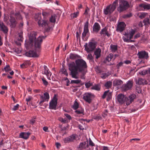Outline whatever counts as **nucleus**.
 <instances>
[{
  "label": "nucleus",
  "instance_id": "1",
  "mask_svg": "<svg viewBox=\"0 0 150 150\" xmlns=\"http://www.w3.org/2000/svg\"><path fill=\"white\" fill-rule=\"evenodd\" d=\"M69 69L70 71V75L72 78H78L77 75L78 72L87 70V66L86 62L82 59H78L75 61V63L72 62L68 65Z\"/></svg>",
  "mask_w": 150,
  "mask_h": 150
},
{
  "label": "nucleus",
  "instance_id": "2",
  "mask_svg": "<svg viewBox=\"0 0 150 150\" xmlns=\"http://www.w3.org/2000/svg\"><path fill=\"white\" fill-rule=\"evenodd\" d=\"M44 36H40L36 39L35 34H33L32 36L30 35L29 37V39L31 42H32L35 40L34 47L36 51L39 53L40 51L41 48V45L42 42V39L45 38Z\"/></svg>",
  "mask_w": 150,
  "mask_h": 150
},
{
  "label": "nucleus",
  "instance_id": "3",
  "mask_svg": "<svg viewBox=\"0 0 150 150\" xmlns=\"http://www.w3.org/2000/svg\"><path fill=\"white\" fill-rule=\"evenodd\" d=\"M118 4V0H115L112 5L107 6L106 8L104 9V13L105 15L111 13L115 9Z\"/></svg>",
  "mask_w": 150,
  "mask_h": 150
},
{
  "label": "nucleus",
  "instance_id": "4",
  "mask_svg": "<svg viewBox=\"0 0 150 150\" xmlns=\"http://www.w3.org/2000/svg\"><path fill=\"white\" fill-rule=\"evenodd\" d=\"M129 6V4L126 1L122 0L120 3L119 6L117 8L118 11L120 12L126 10Z\"/></svg>",
  "mask_w": 150,
  "mask_h": 150
},
{
  "label": "nucleus",
  "instance_id": "5",
  "mask_svg": "<svg viewBox=\"0 0 150 150\" xmlns=\"http://www.w3.org/2000/svg\"><path fill=\"white\" fill-rule=\"evenodd\" d=\"M38 24L40 27L45 28L46 31H49L51 27L49 26V23H47L45 19H39Z\"/></svg>",
  "mask_w": 150,
  "mask_h": 150
},
{
  "label": "nucleus",
  "instance_id": "6",
  "mask_svg": "<svg viewBox=\"0 0 150 150\" xmlns=\"http://www.w3.org/2000/svg\"><path fill=\"white\" fill-rule=\"evenodd\" d=\"M85 50L87 52H92L95 49L96 47V44L92 42H90L88 44L86 43L84 45Z\"/></svg>",
  "mask_w": 150,
  "mask_h": 150
},
{
  "label": "nucleus",
  "instance_id": "7",
  "mask_svg": "<svg viewBox=\"0 0 150 150\" xmlns=\"http://www.w3.org/2000/svg\"><path fill=\"white\" fill-rule=\"evenodd\" d=\"M40 96V101L39 103V105L40 106H42L43 103L45 101H48L50 98V96L49 93L46 92L44 93V96L42 95L39 94Z\"/></svg>",
  "mask_w": 150,
  "mask_h": 150
},
{
  "label": "nucleus",
  "instance_id": "8",
  "mask_svg": "<svg viewBox=\"0 0 150 150\" xmlns=\"http://www.w3.org/2000/svg\"><path fill=\"white\" fill-rule=\"evenodd\" d=\"M57 104V99L54 95L52 99L49 103V108L51 109L56 110V106Z\"/></svg>",
  "mask_w": 150,
  "mask_h": 150
},
{
  "label": "nucleus",
  "instance_id": "9",
  "mask_svg": "<svg viewBox=\"0 0 150 150\" xmlns=\"http://www.w3.org/2000/svg\"><path fill=\"white\" fill-rule=\"evenodd\" d=\"M133 85V81L129 80L127 81L126 84H124L122 87L123 91H126L130 90L132 88Z\"/></svg>",
  "mask_w": 150,
  "mask_h": 150
},
{
  "label": "nucleus",
  "instance_id": "10",
  "mask_svg": "<svg viewBox=\"0 0 150 150\" xmlns=\"http://www.w3.org/2000/svg\"><path fill=\"white\" fill-rule=\"evenodd\" d=\"M94 97V96L91 93H87L84 94L83 98L87 102L90 103L92 102V99Z\"/></svg>",
  "mask_w": 150,
  "mask_h": 150
},
{
  "label": "nucleus",
  "instance_id": "11",
  "mask_svg": "<svg viewBox=\"0 0 150 150\" xmlns=\"http://www.w3.org/2000/svg\"><path fill=\"white\" fill-rule=\"evenodd\" d=\"M137 55L139 59H147L149 58L148 53L144 50H142L139 52Z\"/></svg>",
  "mask_w": 150,
  "mask_h": 150
},
{
  "label": "nucleus",
  "instance_id": "12",
  "mask_svg": "<svg viewBox=\"0 0 150 150\" xmlns=\"http://www.w3.org/2000/svg\"><path fill=\"white\" fill-rule=\"evenodd\" d=\"M28 57H38L40 55L39 53L33 50H30L25 52L24 54Z\"/></svg>",
  "mask_w": 150,
  "mask_h": 150
},
{
  "label": "nucleus",
  "instance_id": "13",
  "mask_svg": "<svg viewBox=\"0 0 150 150\" xmlns=\"http://www.w3.org/2000/svg\"><path fill=\"white\" fill-rule=\"evenodd\" d=\"M136 97L135 94H132L129 96L128 97H126L125 101L126 102V105H129L134 101Z\"/></svg>",
  "mask_w": 150,
  "mask_h": 150
},
{
  "label": "nucleus",
  "instance_id": "14",
  "mask_svg": "<svg viewBox=\"0 0 150 150\" xmlns=\"http://www.w3.org/2000/svg\"><path fill=\"white\" fill-rule=\"evenodd\" d=\"M76 139V135L73 134L70 136L65 138L64 139V141L65 143H68L69 142H73Z\"/></svg>",
  "mask_w": 150,
  "mask_h": 150
},
{
  "label": "nucleus",
  "instance_id": "15",
  "mask_svg": "<svg viewBox=\"0 0 150 150\" xmlns=\"http://www.w3.org/2000/svg\"><path fill=\"white\" fill-rule=\"evenodd\" d=\"M88 147V141L87 139L86 142L80 143L78 147V149L80 150H82L85 149Z\"/></svg>",
  "mask_w": 150,
  "mask_h": 150
},
{
  "label": "nucleus",
  "instance_id": "16",
  "mask_svg": "<svg viewBox=\"0 0 150 150\" xmlns=\"http://www.w3.org/2000/svg\"><path fill=\"white\" fill-rule=\"evenodd\" d=\"M88 21L85 23L83 32L82 33V38H84L86 37V34L88 32Z\"/></svg>",
  "mask_w": 150,
  "mask_h": 150
},
{
  "label": "nucleus",
  "instance_id": "17",
  "mask_svg": "<svg viewBox=\"0 0 150 150\" xmlns=\"http://www.w3.org/2000/svg\"><path fill=\"white\" fill-rule=\"evenodd\" d=\"M117 101L120 104H122L125 102L126 97L122 94H120L117 96Z\"/></svg>",
  "mask_w": 150,
  "mask_h": 150
},
{
  "label": "nucleus",
  "instance_id": "18",
  "mask_svg": "<svg viewBox=\"0 0 150 150\" xmlns=\"http://www.w3.org/2000/svg\"><path fill=\"white\" fill-rule=\"evenodd\" d=\"M126 26V25L124 22H120L117 26V30L121 32L124 30Z\"/></svg>",
  "mask_w": 150,
  "mask_h": 150
},
{
  "label": "nucleus",
  "instance_id": "19",
  "mask_svg": "<svg viewBox=\"0 0 150 150\" xmlns=\"http://www.w3.org/2000/svg\"><path fill=\"white\" fill-rule=\"evenodd\" d=\"M0 29L1 31L5 34H7L8 31V29L2 22L0 21Z\"/></svg>",
  "mask_w": 150,
  "mask_h": 150
},
{
  "label": "nucleus",
  "instance_id": "20",
  "mask_svg": "<svg viewBox=\"0 0 150 150\" xmlns=\"http://www.w3.org/2000/svg\"><path fill=\"white\" fill-rule=\"evenodd\" d=\"M30 135V133L29 132H22L20 134L19 137V138L27 139L29 138Z\"/></svg>",
  "mask_w": 150,
  "mask_h": 150
},
{
  "label": "nucleus",
  "instance_id": "21",
  "mask_svg": "<svg viewBox=\"0 0 150 150\" xmlns=\"http://www.w3.org/2000/svg\"><path fill=\"white\" fill-rule=\"evenodd\" d=\"M4 21L6 22H8V23L10 25L11 27H15L16 24V19H4Z\"/></svg>",
  "mask_w": 150,
  "mask_h": 150
},
{
  "label": "nucleus",
  "instance_id": "22",
  "mask_svg": "<svg viewBox=\"0 0 150 150\" xmlns=\"http://www.w3.org/2000/svg\"><path fill=\"white\" fill-rule=\"evenodd\" d=\"M44 74L46 75L48 79L50 80V77L52 75L51 73L49 71V69L46 66L44 65Z\"/></svg>",
  "mask_w": 150,
  "mask_h": 150
},
{
  "label": "nucleus",
  "instance_id": "23",
  "mask_svg": "<svg viewBox=\"0 0 150 150\" xmlns=\"http://www.w3.org/2000/svg\"><path fill=\"white\" fill-rule=\"evenodd\" d=\"M139 18L142 19L145 18V19H149L150 18V16L147 13H142L139 14Z\"/></svg>",
  "mask_w": 150,
  "mask_h": 150
},
{
  "label": "nucleus",
  "instance_id": "24",
  "mask_svg": "<svg viewBox=\"0 0 150 150\" xmlns=\"http://www.w3.org/2000/svg\"><path fill=\"white\" fill-rule=\"evenodd\" d=\"M140 9L143 10L144 9H150V4H141L139 6Z\"/></svg>",
  "mask_w": 150,
  "mask_h": 150
},
{
  "label": "nucleus",
  "instance_id": "25",
  "mask_svg": "<svg viewBox=\"0 0 150 150\" xmlns=\"http://www.w3.org/2000/svg\"><path fill=\"white\" fill-rule=\"evenodd\" d=\"M101 50L98 48L96 49L94 52V54L96 56V58L97 59L101 56Z\"/></svg>",
  "mask_w": 150,
  "mask_h": 150
},
{
  "label": "nucleus",
  "instance_id": "26",
  "mask_svg": "<svg viewBox=\"0 0 150 150\" xmlns=\"http://www.w3.org/2000/svg\"><path fill=\"white\" fill-rule=\"evenodd\" d=\"M100 28V27L99 24L97 23H95L93 26V30L94 32L98 33Z\"/></svg>",
  "mask_w": 150,
  "mask_h": 150
},
{
  "label": "nucleus",
  "instance_id": "27",
  "mask_svg": "<svg viewBox=\"0 0 150 150\" xmlns=\"http://www.w3.org/2000/svg\"><path fill=\"white\" fill-rule=\"evenodd\" d=\"M123 81L120 79H116L113 81V86H119L122 84Z\"/></svg>",
  "mask_w": 150,
  "mask_h": 150
},
{
  "label": "nucleus",
  "instance_id": "28",
  "mask_svg": "<svg viewBox=\"0 0 150 150\" xmlns=\"http://www.w3.org/2000/svg\"><path fill=\"white\" fill-rule=\"evenodd\" d=\"M76 110V111H75V112L76 113L78 114H82V115H84L83 109L82 108H79L78 109Z\"/></svg>",
  "mask_w": 150,
  "mask_h": 150
},
{
  "label": "nucleus",
  "instance_id": "29",
  "mask_svg": "<svg viewBox=\"0 0 150 150\" xmlns=\"http://www.w3.org/2000/svg\"><path fill=\"white\" fill-rule=\"evenodd\" d=\"M91 89L97 91H100V85L98 84H96L91 87Z\"/></svg>",
  "mask_w": 150,
  "mask_h": 150
},
{
  "label": "nucleus",
  "instance_id": "30",
  "mask_svg": "<svg viewBox=\"0 0 150 150\" xmlns=\"http://www.w3.org/2000/svg\"><path fill=\"white\" fill-rule=\"evenodd\" d=\"M18 39L19 41L22 42L23 39V32L21 31V32L18 33Z\"/></svg>",
  "mask_w": 150,
  "mask_h": 150
},
{
  "label": "nucleus",
  "instance_id": "31",
  "mask_svg": "<svg viewBox=\"0 0 150 150\" xmlns=\"http://www.w3.org/2000/svg\"><path fill=\"white\" fill-rule=\"evenodd\" d=\"M69 57L70 59L74 60L79 57V56L76 54H71Z\"/></svg>",
  "mask_w": 150,
  "mask_h": 150
},
{
  "label": "nucleus",
  "instance_id": "32",
  "mask_svg": "<svg viewBox=\"0 0 150 150\" xmlns=\"http://www.w3.org/2000/svg\"><path fill=\"white\" fill-rule=\"evenodd\" d=\"M110 47L112 51L113 52H115L117 50V46L116 45H111L110 46Z\"/></svg>",
  "mask_w": 150,
  "mask_h": 150
},
{
  "label": "nucleus",
  "instance_id": "33",
  "mask_svg": "<svg viewBox=\"0 0 150 150\" xmlns=\"http://www.w3.org/2000/svg\"><path fill=\"white\" fill-rule=\"evenodd\" d=\"M112 85V83L110 81H108L105 84V86L107 88H110Z\"/></svg>",
  "mask_w": 150,
  "mask_h": 150
},
{
  "label": "nucleus",
  "instance_id": "34",
  "mask_svg": "<svg viewBox=\"0 0 150 150\" xmlns=\"http://www.w3.org/2000/svg\"><path fill=\"white\" fill-rule=\"evenodd\" d=\"M87 72V70H85L80 71V72H81L82 74L80 76L81 79H85V75L86 74Z\"/></svg>",
  "mask_w": 150,
  "mask_h": 150
},
{
  "label": "nucleus",
  "instance_id": "35",
  "mask_svg": "<svg viewBox=\"0 0 150 150\" xmlns=\"http://www.w3.org/2000/svg\"><path fill=\"white\" fill-rule=\"evenodd\" d=\"M79 106L78 103L76 101H75L73 105L72 108L76 110L79 108Z\"/></svg>",
  "mask_w": 150,
  "mask_h": 150
},
{
  "label": "nucleus",
  "instance_id": "36",
  "mask_svg": "<svg viewBox=\"0 0 150 150\" xmlns=\"http://www.w3.org/2000/svg\"><path fill=\"white\" fill-rule=\"evenodd\" d=\"M135 31L132 29H131L129 35V38L130 39L132 38L134 35V34Z\"/></svg>",
  "mask_w": 150,
  "mask_h": 150
},
{
  "label": "nucleus",
  "instance_id": "37",
  "mask_svg": "<svg viewBox=\"0 0 150 150\" xmlns=\"http://www.w3.org/2000/svg\"><path fill=\"white\" fill-rule=\"evenodd\" d=\"M144 79L142 78H139L138 79L136 83H137L139 85H144Z\"/></svg>",
  "mask_w": 150,
  "mask_h": 150
},
{
  "label": "nucleus",
  "instance_id": "38",
  "mask_svg": "<svg viewBox=\"0 0 150 150\" xmlns=\"http://www.w3.org/2000/svg\"><path fill=\"white\" fill-rule=\"evenodd\" d=\"M93 85V83L91 82L90 81H88V82L86 83L85 84L86 87L87 88H89L91 86H92Z\"/></svg>",
  "mask_w": 150,
  "mask_h": 150
},
{
  "label": "nucleus",
  "instance_id": "39",
  "mask_svg": "<svg viewBox=\"0 0 150 150\" xmlns=\"http://www.w3.org/2000/svg\"><path fill=\"white\" fill-rule=\"evenodd\" d=\"M81 82L80 80L77 79L76 80H72L71 81V83L79 84Z\"/></svg>",
  "mask_w": 150,
  "mask_h": 150
},
{
  "label": "nucleus",
  "instance_id": "40",
  "mask_svg": "<svg viewBox=\"0 0 150 150\" xmlns=\"http://www.w3.org/2000/svg\"><path fill=\"white\" fill-rule=\"evenodd\" d=\"M79 12H77L71 14V17L74 18H76L79 15Z\"/></svg>",
  "mask_w": 150,
  "mask_h": 150
},
{
  "label": "nucleus",
  "instance_id": "41",
  "mask_svg": "<svg viewBox=\"0 0 150 150\" xmlns=\"http://www.w3.org/2000/svg\"><path fill=\"white\" fill-rule=\"evenodd\" d=\"M143 23H144V25H146L150 24L149 19H144Z\"/></svg>",
  "mask_w": 150,
  "mask_h": 150
},
{
  "label": "nucleus",
  "instance_id": "42",
  "mask_svg": "<svg viewBox=\"0 0 150 150\" xmlns=\"http://www.w3.org/2000/svg\"><path fill=\"white\" fill-rule=\"evenodd\" d=\"M109 91L108 90V91H105L102 97V98H103V99H104L105 98V97H106V96H107L108 95V94L109 93Z\"/></svg>",
  "mask_w": 150,
  "mask_h": 150
},
{
  "label": "nucleus",
  "instance_id": "43",
  "mask_svg": "<svg viewBox=\"0 0 150 150\" xmlns=\"http://www.w3.org/2000/svg\"><path fill=\"white\" fill-rule=\"evenodd\" d=\"M88 144H88V145H89L92 146H95L93 142L90 138H89V142H88Z\"/></svg>",
  "mask_w": 150,
  "mask_h": 150
},
{
  "label": "nucleus",
  "instance_id": "44",
  "mask_svg": "<svg viewBox=\"0 0 150 150\" xmlns=\"http://www.w3.org/2000/svg\"><path fill=\"white\" fill-rule=\"evenodd\" d=\"M136 91L138 93H141L142 92V90L141 88L139 87H136Z\"/></svg>",
  "mask_w": 150,
  "mask_h": 150
},
{
  "label": "nucleus",
  "instance_id": "45",
  "mask_svg": "<svg viewBox=\"0 0 150 150\" xmlns=\"http://www.w3.org/2000/svg\"><path fill=\"white\" fill-rule=\"evenodd\" d=\"M87 59L91 61L93 60V58L91 54H88L87 56Z\"/></svg>",
  "mask_w": 150,
  "mask_h": 150
},
{
  "label": "nucleus",
  "instance_id": "46",
  "mask_svg": "<svg viewBox=\"0 0 150 150\" xmlns=\"http://www.w3.org/2000/svg\"><path fill=\"white\" fill-rule=\"evenodd\" d=\"M132 15L131 13L124 15L123 17L124 18H129L131 17Z\"/></svg>",
  "mask_w": 150,
  "mask_h": 150
},
{
  "label": "nucleus",
  "instance_id": "47",
  "mask_svg": "<svg viewBox=\"0 0 150 150\" xmlns=\"http://www.w3.org/2000/svg\"><path fill=\"white\" fill-rule=\"evenodd\" d=\"M42 81L44 85L45 86H47L48 84V82L44 78H43L42 79Z\"/></svg>",
  "mask_w": 150,
  "mask_h": 150
},
{
  "label": "nucleus",
  "instance_id": "48",
  "mask_svg": "<svg viewBox=\"0 0 150 150\" xmlns=\"http://www.w3.org/2000/svg\"><path fill=\"white\" fill-rule=\"evenodd\" d=\"M4 69L6 71L11 70L10 68L9 65H6V66L4 68Z\"/></svg>",
  "mask_w": 150,
  "mask_h": 150
},
{
  "label": "nucleus",
  "instance_id": "49",
  "mask_svg": "<svg viewBox=\"0 0 150 150\" xmlns=\"http://www.w3.org/2000/svg\"><path fill=\"white\" fill-rule=\"evenodd\" d=\"M107 96L108 97L107 99V100L108 101L112 98V95L110 93H108Z\"/></svg>",
  "mask_w": 150,
  "mask_h": 150
},
{
  "label": "nucleus",
  "instance_id": "50",
  "mask_svg": "<svg viewBox=\"0 0 150 150\" xmlns=\"http://www.w3.org/2000/svg\"><path fill=\"white\" fill-rule=\"evenodd\" d=\"M19 105L17 104L16 105L14 106L12 110L14 111L18 109Z\"/></svg>",
  "mask_w": 150,
  "mask_h": 150
},
{
  "label": "nucleus",
  "instance_id": "51",
  "mask_svg": "<svg viewBox=\"0 0 150 150\" xmlns=\"http://www.w3.org/2000/svg\"><path fill=\"white\" fill-rule=\"evenodd\" d=\"M49 13L43 11L42 13V15L45 17L48 16L49 15Z\"/></svg>",
  "mask_w": 150,
  "mask_h": 150
},
{
  "label": "nucleus",
  "instance_id": "52",
  "mask_svg": "<svg viewBox=\"0 0 150 150\" xmlns=\"http://www.w3.org/2000/svg\"><path fill=\"white\" fill-rule=\"evenodd\" d=\"M106 30L105 28L103 29L100 32V34L101 35L102 34L105 35Z\"/></svg>",
  "mask_w": 150,
  "mask_h": 150
},
{
  "label": "nucleus",
  "instance_id": "53",
  "mask_svg": "<svg viewBox=\"0 0 150 150\" xmlns=\"http://www.w3.org/2000/svg\"><path fill=\"white\" fill-rule=\"evenodd\" d=\"M59 120L62 122H63L64 123H66V120L65 119H63V118L60 117L59 118Z\"/></svg>",
  "mask_w": 150,
  "mask_h": 150
},
{
  "label": "nucleus",
  "instance_id": "54",
  "mask_svg": "<svg viewBox=\"0 0 150 150\" xmlns=\"http://www.w3.org/2000/svg\"><path fill=\"white\" fill-rule=\"evenodd\" d=\"M62 73L66 75V76H68V74L67 72V70L66 69H65L64 68L63 69L62 71Z\"/></svg>",
  "mask_w": 150,
  "mask_h": 150
},
{
  "label": "nucleus",
  "instance_id": "55",
  "mask_svg": "<svg viewBox=\"0 0 150 150\" xmlns=\"http://www.w3.org/2000/svg\"><path fill=\"white\" fill-rule=\"evenodd\" d=\"M123 64V63L122 62H119V63H118L117 64V65L116 66V67H117V68L118 69H119L120 67L121 66H122Z\"/></svg>",
  "mask_w": 150,
  "mask_h": 150
},
{
  "label": "nucleus",
  "instance_id": "56",
  "mask_svg": "<svg viewBox=\"0 0 150 150\" xmlns=\"http://www.w3.org/2000/svg\"><path fill=\"white\" fill-rule=\"evenodd\" d=\"M65 116L69 120H71V116L68 114L66 113L64 114Z\"/></svg>",
  "mask_w": 150,
  "mask_h": 150
},
{
  "label": "nucleus",
  "instance_id": "57",
  "mask_svg": "<svg viewBox=\"0 0 150 150\" xmlns=\"http://www.w3.org/2000/svg\"><path fill=\"white\" fill-rule=\"evenodd\" d=\"M122 39H123V40L125 42H129V40L128 39L124 37H123Z\"/></svg>",
  "mask_w": 150,
  "mask_h": 150
},
{
  "label": "nucleus",
  "instance_id": "58",
  "mask_svg": "<svg viewBox=\"0 0 150 150\" xmlns=\"http://www.w3.org/2000/svg\"><path fill=\"white\" fill-rule=\"evenodd\" d=\"M55 145L57 148H59L61 146L59 142H57L56 143Z\"/></svg>",
  "mask_w": 150,
  "mask_h": 150
},
{
  "label": "nucleus",
  "instance_id": "59",
  "mask_svg": "<svg viewBox=\"0 0 150 150\" xmlns=\"http://www.w3.org/2000/svg\"><path fill=\"white\" fill-rule=\"evenodd\" d=\"M140 36V33H138L136 34L134 36V39H136Z\"/></svg>",
  "mask_w": 150,
  "mask_h": 150
},
{
  "label": "nucleus",
  "instance_id": "60",
  "mask_svg": "<svg viewBox=\"0 0 150 150\" xmlns=\"http://www.w3.org/2000/svg\"><path fill=\"white\" fill-rule=\"evenodd\" d=\"M35 120L33 119L31 120L30 121V124L33 125L35 123Z\"/></svg>",
  "mask_w": 150,
  "mask_h": 150
},
{
  "label": "nucleus",
  "instance_id": "61",
  "mask_svg": "<svg viewBox=\"0 0 150 150\" xmlns=\"http://www.w3.org/2000/svg\"><path fill=\"white\" fill-rule=\"evenodd\" d=\"M43 130L45 132H48V128L47 127H43Z\"/></svg>",
  "mask_w": 150,
  "mask_h": 150
},
{
  "label": "nucleus",
  "instance_id": "62",
  "mask_svg": "<svg viewBox=\"0 0 150 150\" xmlns=\"http://www.w3.org/2000/svg\"><path fill=\"white\" fill-rule=\"evenodd\" d=\"M31 98L32 97L30 96H29L28 98L26 99V101H27V102H29L31 99Z\"/></svg>",
  "mask_w": 150,
  "mask_h": 150
},
{
  "label": "nucleus",
  "instance_id": "63",
  "mask_svg": "<svg viewBox=\"0 0 150 150\" xmlns=\"http://www.w3.org/2000/svg\"><path fill=\"white\" fill-rule=\"evenodd\" d=\"M89 9L88 8L86 9L84 13V15H86L88 14V12L89 11Z\"/></svg>",
  "mask_w": 150,
  "mask_h": 150
},
{
  "label": "nucleus",
  "instance_id": "64",
  "mask_svg": "<svg viewBox=\"0 0 150 150\" xmlns=\"http://www.w3.org/2000/svg\"><path fill=\"white\" fill-rule=\"evenodd\" d=\"M102 150H109L108 147L103 146V149Z\"/></svg>",
  "mask_w": 150,
  "mask_h": 150
}]
</instances>
